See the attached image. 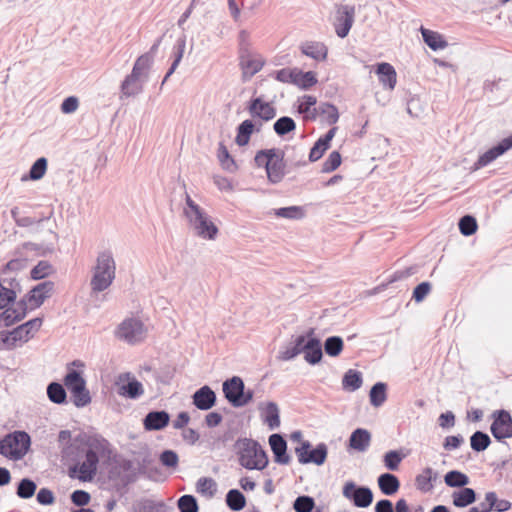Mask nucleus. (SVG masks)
I'll return each mask as SVG.
<instances>
[{
  "instance_id": "obj_34",
  "label": "nucleus",
  "mask_w": 512,
  "mask_h": 512,
  "mask_svg": "<svg viewBox=\"0 0 512 512\" xmlns=\"http://www.w3.org/2000/svg\"><path fill=\"white\" fill-rule=\"evenodd\" d=\"M421 34L425 44L433 51L445 49L448 42L438 32L421 27Z\"/></svg>"
},
{
  "instance_id": "obj_1",
  "label": "nucleus",
  "mask_w": 512,
  "mask_h": 512,
  "mask_svg": "<svg viewBox=\"0 0 512 512\" xmlns=\"http://www.w3.org/2000/svg\"><path fill=\"white\" fill-rule=\"evenodd\" d=\"M58 443L61 448L62 461L69 464L71 473L78 472L82 481H90L97 472L99 455L109 452V442L99 434L86 435L80 433L72 437L70 430L58 433Z\"/></svg>"
},
{
  "instance_id": "obj_32",
  "label": "nucleus",
  "mask_w": 512,
  "mask_h": 512,
  "mask_svg": "<svg viewBox=\"0 0 512 512\" xmlns=\"http://www.w3.org/2000/svg\"><path fill=\"white\" fill-rule=\"evenodd\" d=\"M185 47H186V36L182 35L181 37H179L176 40V42L173 46V50H172L173 61L171 63L170 68L168 69L167 73L165 74V76L163 78L162 85L168 80V78L177 69L179 63L181 62V60L183 58Z\"/></svg>"
},
{
  "instance_id": "obj_58",
  "label": "nucleus",
  "mask_w": 512,
  "mask_h": 512,
  "mask_svg": "<svg viewBox=\"0 0 512 512\" xmlns=\"http://www.w3.org/2000/svg\"><path fill=\"white\" fill-rule=\"evenodd\" d=\"M72 402L78 407H85L91 402V396L89 390L84 385L82 388L71 392Z\"/></svg>"
},
{
  "instance_id": "obj_57",
  "label": "nucleus",
  "mask_w": 512,
  "mask_h": 512,
  "mask_svg": "<svg viewBox=\"0 0 512 512\" xmlns=\"http://www.w3.org/2000/svg\"><path fill=\"white\" fill-rule=\"evenodd\" d=\"M180 512H198V502L193 495L185 494L177 501Z\"/></svg>"
},
{
  "instance_id": "obj_5",
  "label": "nucleus",
  "mask_w": 512,
  "mask_h": 512,
  "mask_svg": "<svg viewBox=\"0 0 512 512\" xmlns=\"http://www.w3.org/2000/svg\"><path fill=\"white\" fill-rule=\"evenodd\" d=\"M284 155V151L277 148L261 149L256 152L255 164L265 168L268 181L271 184H278L285 177Z\"/></svg>"
},
{
  "instance_id": "obj_44",
  "label": "nucleus",
  "mask_w": 512,
  "mask_h": 512,
  "mask_svg": "<svg viewBox=\"0 0 512 512\" xmlns=\"http://www.w3.org/2000/svg\"><path fill=\"white\" fill-rule=\"evenodd\" d=\"M491 442L490 436L480 430L475 431L470 436L471 449L477 453L485 451L490 446Z\"/></svg>"
},
{
  "instance_id": "obj_49",
  "label": "nucleus",
  "mask_w": 512,
  "mask_h": 512,
  "mask_svg": "<svg viewBox=\"0 0 512 512\" xmlns=\"http://www.w3.org/2000/svg\"><path fill=\"white\" fill-rule=\"evenodd\" d=\"M54 273V268L49 261L41 260L35 265L31 272L30 277L32 280H41Z\"/></svg>"
},
{
  "instance_id": "obj_13",
  "label": "nucleus",
  "mask_w": 512,
  "mask_h": 512,
  "mask_svg": "<svg viewBox=\"0 0 512 512\" xmlns=\"http://www.w3.org/2000/svg\"><path fill=\"white\" fill-rule=\"evenodd\" d=\"M492 424L490 432L498 441L503 442L505 439L512 437V416L505 409H498L491 414Z\"/></svg>"
},
{
  "instance_id": "obj_12",
  "label": "nucleus",
  "mask_w": 512,
  "mask_h": 512,
  "mask_svg": "<svg viewBox=\"0 0 512 512\" xmlns=\"http://www.w3.org/2000/svg\"><path fill=\"white\" fill-rule=\"evenodd\" d=\"M342 494L358 508L369 507L374 499L373 492L368 486L357 485L353 481L344 484Z\"/></svg>"
},
{
  "instance_id": "obj_29",
  "label": "nucleus",
  "mask_w": 512,
  "mask_h": 512,
  "mask_svg": "<svg viewBox=\"0 0 512 512\" xmlns=\"http://www.w3.org/2000/svg\"><path fill=\"white\" fill-rule=\"evenodd\" d=\"M143 90V80L139 75L131 72L121 83V92L125 97L136 96Z\"/></svg>"
},
{
  "instance_id": "obj_26",
  "label": "nucleus",
  "mask_w": 512,
  "mask_h": 512,
  "mask_svg": "<svg viewBox=\"0 0 512 512\" xmlns=\"http://www.w3.org/2000/svg\"><path fill=\"white\" fill-rule=\"evenodd\" d=\"M438 472L431 467H426L418 474L415 478V486L417 490L422 493L431 492L434 488V484L438 480Z\"/></svg>"
},
{
  "instance_id": "obj_55",
  "label": "nucleus",
  "mask_w": 512,
  "mask_h": 512,
  "mask_svg": "<svg viewBox=\"0 0 512 512\" xmlns=\"http://www.w3.org/2000/svg\"><path fill=\"white\" fill-rule=\"evenodd\" d=\"M152 63V56H150V54H143L136 59L131 72L139 75L140 77L146 76V73Z\"/></svg>"
},
{
  "instance_id": "obj_59",
  "label": "nucleus",
  "mask_w": 512,
  "mask_h": 512,
  "mask_svg": "<svg viewBox=\"0 0 512 512\" xmlns=\"http://www.w3.org/2000/svg\"><path fill=\"white\" fill-rule=\"evenodd\" d=\"M486 500L491 501L492 511L506 512L511 508V502L505 499H498L496 492L489 491L486 493Z\"/></svg>"
},
{
  "instance_id": "obj_6",
  "label": "nucleus",
  "mask_w": 512,
  "mask_h": 512,
  "mask_svg": "<svg viewBox=\"0 0 512 512\" xmlns=\"http://www.w3.org/2000/svg\"><path fill=\"white\" fill-rule=\"evenodd\" d=\"M30 445V435L25 431L17 430L0 439V454L17 461L28 453Z\"/></svg>"
},
{
  "instance_id": "obj_54",
  "label": "nucleus",
  "mask_w": 512,
  "mask_h": 512,
  "mask_svg": "<svg viewBox=\"0 0 512 512\" xmlns=\"http://www.w3.org/2000/svg\"><path fill=\"white\" fill-rule=\"evenodd\" d=\"M296 80L297 82L295 83V85L303 90H308L317 83V78L314 72H303L300 69L298 70Z\"/></svg>"
},
{
  "instance_id": "obj_22",
  "label": "nucleus",
  "mask_w": 512,
  "mask_h": 512,
  "mask_svg": "<svg viewBox=\"0 0 512 512\" xmlns=\"http://www.w3.org/2000/svg\"><path fill=\"white\" fill-rule=\"evenodd\" d=\"M269 445L274 455V461L280 465H287L291 461L287 453V441L278 433L269 436Z\"/></svg>"
},
{
  "instance_id": "obj_36",
  "label": "nucleus",
  "mask_w": 512,
  "mask_h": 512,
  "mask_svg": "<svg viewBox=\"0 0 512 512\" xmlns=\"http://www.w3.org/2000/svg\"><path fill=\"white\" fill-rule=\"evenodd\" d=\"M301 52L317 61L327 58L328 49L321 42H306L301 46Z\"/></svg>"
},
{
  "instance_id": "obj_17",
  "label": "nucleus",
  "mask_w": 512,
  "mask_h": 512,
  "mask_svg": "<svg viewBox=\"0 0 512 512\" xmlns=\"http://www.w3.org/2000/svg\"><path fill=\"white\" fill-rule=\"evenodd\" d=\"M512 148V135L504 138L495 146L489 148L486 152L479 156L477 161L474 163V170H478L482 167L487 166L499 156L503 155L509 149Z\"/></svg>"
},
{
  "instance_id": "obj_21",
  "label": "nucleus",
  "mask_w": 512,
  "mask_h": 512,
  "mask_svg": "<svg viewBox=\"0 0 512 512\" xmlns=\"http://www.w3.org/2000/svg\"><path fill=\"white\" fill-rule=\"evenodd\" d=\"M314 329L310 328L307 331V344L304 351V359L310 365H316L320 363L323 357L322 344L319 338L314 336Z\"/></svg>"
},
{
  "instance_id": "obj_46",
  "label": "nucleus",
  "mask_w": 512,
  "mask_h": 512,
  "mask_svg": "<svg viewBox=\"0 0 512 512\" xmlns=\"http://www.w3.org/2000/svg\"><path fill=\"white\" fill-rule=\"evenodd\" d=\"M63 381L65 387L69 390L70 393L86 385V381L81 375V372L74 369L68 370Z\"/></svg>"
},
{
  "instance_id": "obj_23",
  "label": "nucleus",
  "mask_w": 512,
  "mask_h": 512,
  "mask_svg": "<svg viewBox=\"0 0 512 512\" xmlns=\"http://www.w3.org/2000/svg\"><path fill=\"white\" fill-rule=\"evenodd\" d=\"M258 410L260 411L262 421L270 430H275L280 427V410L276 402L269 401L260 403Z\"/></svg>"
},
{
  "instance_id": "obj_24",
  "label": "nucleus",
  "mask_w": 512,
  "mask_h": 512,
  "mask_svg": "<svg viewBox=\"0 0 512 512\" xmlns=\"http://www.w3.org/2000/svg\"><path fill=\"white\" fill-rule=\"evenodd\" d=\"M170 421V415L165 410H154L146 414L143 425L147 431H159L164 429Z\"/></svg>"
},
{
  "instance_id": "obj_30",
  "label": "nucleus",
  "mask_w": 512,
  "mask_h": 512,
  "mask_svg": "<svg viewBox=\"0 0 512 512\" xmlns=\"http://www.w3.org/2000/svg\"><path fill=\"white\" fill-rule=\"evenodd\" d=\"M370 441V432L364 428H357L350 435L349 446L358 452H364L368 449Z\"/></svg>"
},
{
  "instance_id": "obj_64",
  "label": "nucleus",
  "mask_w": 512,
  "mask_h": 512,
  "mask_svg": "<svg viewBox=\"0 0 512 512\" xmlns=\"http://www.w3.org/2000/svg\"><path fill=\"white\" fill-rule=\"evenodd\" d=\"M135 512H165V505L162 502L145 500L138 504Z\"/></svg>"
},
{
  "instance_id": "obj_15",
  "label": "nucleus",
  "mask_w": 512,
  "mask_h": 512,
  "mask_svg": "<svg viewBox=\"0 0 512 512\" xmlns=\"http://www.w3.org/2000/svg\"><path fill=\"white\" fill-rule=\"evenodd\" d=\"M55 284L52 281L41 282L24 295L20 301H24L25 305L28 306V310H34L39 308L46 299L50 298L54 292Z\"/></svg>"
},
{
  "instance_id": "obj_40",
  "label": "nucleus",
  "mask_w": 512,
  "mask_h": 512,
  "mask_svg": "<svg viewBox=\"0 0 512 512\" xmlns=\"http://www.w3.org/2000/svg\"><path fill=\"white\" fill-rule=\"evenodd\" d=\"M444 482L448 487L461 489L469 484L470 479L459 470H451L445 474Z\"/></svg>"
},
{
  "instance_id": "obj_14",
  "label": "nucleus",
  "mask_w": 512,
  "mask_h": 512,
  "mask_svg": "<svg viewBox=\"0 0 512 512\" xmlns=\"http://www.w3.org/2000/svg\"><path fill=\"white\" fill-rule=\"evenodd\" d=\"M115 385L117 394L126 399L137 400L144 394L143 384L129 372L119 374Z\"/></svg>"
},
{
  "instance_id": "obj_62",
  "label": "nucleus",
  "mask_w": 512,
  "mask_h": 512,
  "mask_svg": "<svg viewBox=\"0 0 512 512\" xmlns=\"http://www.w3.org/2000/svg\"><path fill=\"white\" fill-rule=\"evenodd\" d=\"M274 214L277 217L287 218V219H300L303 217L302 208L299 206H288L281 207L274 210Z\"/></svg>"
},
{
  "instance_id": "obj_37",
  "label": "nucleus",
  "mask_w": 512,
  "mask_h": 512,
  "mask_svg": "<svg viewBox=\"0 0 512 512\" xmlns=\"http://www.w3.org/2000/svg\"><path fill=\"white\" fill-rule=\"evenodd\" d=\"M254 132V122L251 119L242 121L236 129L235 142L238 146H246Z\"/></svg>"
},
{
  "instance_id": "obj_20",
  "label": "nucleus",
  "mask_w": 512,
  "mask_h": 512,
  "mask_svg": "<svg viewBox=\"0 0 512 512\" xmlns=\"http://www.w3.org/2000/svg\"><path fill=\"white\" fill-rule=\"evenodd\" d=\"M217 396L214 390L204 385L197 389L192 395V404L199 410L208 411L216 405Z\"/></svg>"
},
{
  "instance_id": "obj_53",
  "label": "nucleus",
  "mask_w": 512,
  "mask_h": 512,
  "mask_svg": "<svg viewBox=\"0 0 512 512\" xmlns=\"http://www.w3.org/2000/svg\"><path fill=\"white\" fill-rule=\"evenodd\" d=\"M458 226L460 233L464 236L473 235L478 228L476 218L472 215H465L461 217Z\"/></svg>"
},
{
  "instance_id": "obj_47",
  "label": "nucleus",
  "mask_w": 512,
  "mask_h": 512,
  "mask_svg": "<svg viewBox=\"0 0 512 512\" xmlns=\"http://www.w3.org/2000/svg\"><path fill=\"white\" fill-rule=\"evenodd\" d=\"M324 351L330 357H337L343 350L344 342L340 336H329L324 341Z\"/></svg>"
},
{
  "instance_id": "obj_41",
  "label": "nucleus",
  "mask_w": 512,
  "mask_h": 512,
  "mask_svg": "<svg viewBox=\"0 0 512 512\" xmlns=\"http://www.w3.org/2000/svg\"><path fill=\"white\" fill-rule=\"evenodd\" d=\"M369 399L372 406H382L387 399V384L376 382L370 389Z\"/></svg>"
},
{
  "instance_id": "obj_43",
  "label": "nucleus",
  "mask_w": 512,
  "mask_h": 512,
  "mask_svg": "<svg viewBox=\"0 0 512 512\" xmlns=\"http://www.w3.org/2000/svg\"><path fill=\"white\" fill-rule=\"evenodd\" d=\"M47 396L55 404L67 403V393L65 387L59 382H51L47 386Z\"/></svg>"
},
{
  "instance_id": "obj_35",
  "label": "nucleus",
  "mask_w": 512,
  "mask_h": 512,
  "mask_svg": "<svg viewBox=\"0 0 512 512\" xmlns=\"http://www.w3.org/2000/svg\"><path fill=\"white\" fill-rule=\"evenodd\" d=\"M317 115L325 116L326 122L329 125H333L339 120L337 107L329 102H323L317 108H313L312 116L310 117L315 119Z\"/></svg>"
},
{
  "instance_id": "obj_7",
  "label": "nucleus",
  "mask_w": 512,
  "mask_h": 512,
  "mask_svg": "<svg viewBox=\"0 0 512 512\" xmlns=\"http://www.w3.org/2000/svg\"><path fill=\"white\" fill-rule=\"evenodd\" d=\"M222 391L226 400L235 408L244 407L254 397L253 390H246L244 381L239 376L226 379L222 384Z\"/></svg>"
},
{
  "instance_id": "obj_38",
  "label": "nucleus",
  "mask_w": 512,
  "mask_h": 512,
  "mask_svg": "<svg viewBox=\"0 0 512 512\" xmlns=\"http://www.w3.org/2000/svg\"><path fill=\"white\" fill-rule=\"evenodd\" d=\"M363 384V375L360 371L349 369L342 378V387L344 390L354 392Z\"/></svg>"
},
{
  "instance_id": "obj_45",
  "label": "nucleus",
  "mask_w": 512,
  "mask_h": 512,
  "mask_svg": "<svg viewBox=\"0 0 512 512\" xmlns=\"http://www.w3.org/2000/svg\"><path fill=\"white\" fill-rule=\"evenodd\" d=\"M273 130L279 137H284L296 130V122L289 116H282L274 122Z\"/></svg>"
},
{
  "instance_id": "obj_3",
  "label": "nucleus",
  "mask_w": 512,
  "mask_h": 512,
  "mask_svg": "<svg viewBox=\"0 0 512 512\" xmlns=\"http://www.w3.org/2000/svg\"><path fill=\"white\" fill-rule=\"evenodd\" d=\"M186 207L183 210L190 228L194 234L202 239L214 240L219 232L210 216L186 193Z\"/></svg>"
},
{
  "instance_id": "obj_63",
  "label": "nucleus",
  "mask_w": 512,
  "mask_h": 512,
  "mask_svg": "<svg viewBox=\"0 0 512 512\" xmlns=\"http://www.w3.org/2000/svg\"><path fill=\"white\" fill-rule=\"evenodd\" d=\"M160 463L166 468H176L178 466L179 457L174 450H163L159 455Z\"/></svg>"
},
{
  "instance_id": "obj_52",
  "label": "nucleus",
  "mask_w": 512,
  "mask_h": 512,
  "mask_svg": "<svg viewBox=\"0 0 512 512\" xmlns=\"http://www.w3.org/2000/svg\"><path fill=\"white\" fill-rule=\"evenodd\" d=\"M315 506V499L309 495H300L293 502L295 512H312Z\"/></svg>"
},
{
  "instance_id": "obj_48",
  "label": "nucleus",
  "mask_w": 512,
  "mask_h": 512,
  "mask_svg": "<svg viewBox=\"0 0 512 512\" xmlns=\"http://www.w3.org/2000/svg\"><path fill=\"white\" fill-rule=\"evenodd\" d=\"M196 491L206 497H213L217 491V484L210 477H201L196 482Z\"/></svg>"
},
{
  "instance_id": "obj_4",
  "label": "nucleus",
  "mask_w": 512,
  "mask_h": 512,
  "mask_svg": "<svg viewBox=\"0 0 512 512\" xmlns=\"http://www.w3.org/2000/svg\"><path fill=\"white\" fill-rule=\"evenodd\" d=\"M239 464L247 470L262 471L268 466L267 452L251 438H239L235 442Z\"/></svg>"
},
{
  "instance_id": "obj_33",
  "label": "nucleus",
  "mask_w": 512,
  "mask_h": 512,
  "mask_svg": "<svg viewBox=\"0 0 512 512\" xmlns=\"http://www.w3.org/2000/svg\"><path fill=\"white\" fill-rule=\"evenodd\" d=\"M477 500L476 491L473 488L463 487L452 493L453 505L458 508H464L473 504Z\"/></svg>"
},
{
  "instance_id": "obj_51",
  "label": "nucleus",
  "mask_w": 512,
  "mask_h": 512,
  "mask_svg": "<svg viewBox=\"0 0 512 512\" xmlns=\"http://www.w3.org/2000/svg\"><path fill=\"white\" fill-rule=\"evenodd\" d=\"M298 68H282L271 74L279 82L293 84L297 82Z\"/></svg>"
},
{
  "instance_id": "obj_25",
  "label": "nucleus",
  "mask_w": 512,
  "mask_h": 512,
  "mask_svg": "<svg viewBox=\"0 0 512 512\" xmlns=\"http://www.w3.org/2000/svg\"><path fill=\"white\" fill-rule=\"evenodd\" d=\"M375 73L378 75L379 82L384 88L393 90L397 82L395 68L387 62H381L376 65Z\"/></svg>"
},
{
  "instance_id": "obj_28",
  "label": "nucleus",
  "mask_w": 512,
  "mask_h": 512,
  "mask_svg": "<svg viewBox=\"0 0 512 512\" xmlns=\"http://www.w3.org/2000/svg\"><path fill=\"white\" fill-rule=\"evenodd\" d=\"M10 212L16 225L19 227H30L34 224L49 220L53 214V211H50L48 214L40 213L39 216L29 217L23 215L18 207L12 208Z\"/></svg>"
},
{
  "instance_id": "obj_27",
  "label": "nucleus",
  "mask_w": 512,
  "mask_h": 512,
  "mask_svg": "<svg viewBox=\"0 0 512 512\" xmlns=\"http://www.w3.org/2000/svg\"><path fill=\"white\" fill-rule=\"evenodd\" d=\"M264 65L261 58L253 57L249 54L240 56V66L242 69L243 80L247 81L258 73Z\"/></svg>"
},
{
  "instance_id": "obj_31",
  "label": "nucleus",
  "mask_w": 512,
  "mask_h": 512,
  "mask_svg": "<svg viewBox=\"0 0 512 512\" xmlns=\"http://www.w3.org/2000/svg\"><path fill=\"white\" fill-rule=\"evenodd\" d=\"M377 483L380 491L386 496L394 495L400 488V481L398 477L389 472L379 475Z\"/></svg>"
},
{
  "instance_id": "obj_61",
  "label": "nucleus",
  "mask_w": 512,
  "mask_h": 512,
  "mask_svg": "<svg viewBox=\"0 0 512 512\" xmlns=\"http://www.w3.org/2000/svg\"><path fill=\"white\" fill-rule=\"evenodd\" d=\"M47 170V159L45 157L38 158L29 170V178L31 180L41 179Z\"/></svg>"
},
{
  "instance_id": "obj_50",
  "label": "nucleus",
  "mask_w": 512,
  "mask_h": 512,
  "mask_svg": "<svg viewBox=\"0 0 512 512\" xmlns=\"http://www.w3.org/2000/svg\"><path fill=\"white\" fill-rule=\"evenodd\" d=\"M36 489L37 485L33 480L23 478L18 483L16 494L19 498L29 499L35 494Z\"/></svg>"
},
{
  "instance_id": "obj_56",
  "label": "nucleus",
  "mask_w": 512,
  "mask_h": 512,
  "mask_svg": "<svg viewBox=\"0 0 512 512\" xmlns=\"http://www.w3.org/2000/svg\"><path fill=\"white\" fill-rule=\"evenodd\" d=\"M403 457L404 456L400 451L390 450L384 454L383 462L388 470L396 471L398 470Z\"/></svg>"
},
{
  "instance_id": "obj_9",
  "label": "nucleus",
  "mask_w": 512,
  "mask_h": 512,
  "mask_svg": "<svg viewBox=\"0 0 512 512\" xmlns=\"http://www.w3.org/2000/svg\"><path fill=\"white\" fill-rule=\"evenodd\" d=\"M295 454L300 464H315L321 466L327 459L328 448L323 442L313 447L308 440H303L300 446L295 448Z\"/></svg>"
},
{
  "instance_id": "obj_16",
  "label": "nucleus",
  "mask_w": 512,
  "mask_h": 512,
  "mask_svg": "<svg viewBox=\"0 0 512 512\" xmlns=\"http://www.w3.org/2000/svg\"><path fill=\"white\" fill-rule=\"evenodd\" d=\"M247 111L253 118H259L265 122H268L275 118L276 108L270 103L264 101L262 96L253 97L248 102Z\"/></svg>"
},
{
  "instance_id": "obj_2",
  "label": "nucleus",
  "mask_w": 512,
  "mask_h": 512,
  "mask_svg": "<svg viewBox=\"0 0 512 512\" xmlns=\"http://www.w3.org/2000/svg\"><path fill=\"white\" fill-rule=\"evenodd\" d=\"M91 273L92 296L107 290L112 285L116 277V262L110 250H104L97 254Z\"/></svg>"
},
{
  "instance_id": "obj_39",
  "label": "nucleus",
  "mask_w": 512,
  "mask_h": 512,
  "mask_svg": "<svg viewBox=\"0 0 512 512\" xmlns=\"http://www.w3.org/2000/svg\"><path fill=\"white\" fill-rule=\"evenodd\" d=\"M217 158L221 167L227 172L234 173L238 169L234 158L230 155L227 147L223 142L219 143Z\"/></svg>"
},
{
  "instance_id": "obj_11",
  "label": "nucleus",
  "mask_w": 512,
  "mask_h": 512,
  "mask_svg": "<svg viewBox=\"0 0 512 512\" xmlns=\"http://www.w3.org/2000/svg\"><path fill=\"white\" fill-rule=\"evenodd\" d=\"M355 20V6L349 4H335V33L339 38L348 36Z\"/></svg>"
},
{
  "instance_id": "obj_60",
  "label": "nucleus",
  "mask_w": 512,
  "mask_h": 512,
  "mask_svg": "<svg viewBox=\"0 0 512 512\" xmlns=\"http://www.w3.org/2000/svg\"><path fill=\"white\" fill-rule=\"evenodd\" d=\"M342 162L341 154L338 151H332L327 159L323 162L321 172L322 173H331L335 171Z\"/></svg>"
},
{
  "instance_id": "obj_10",
  "label": "nucleus",
  "mask_w": 512,
  "mask_h": 512,
  "mask_svg": "<svg viewBox=\"0 0 512 512\" xmlns=\"http://www.w3.org/2000/svg\"><path fill=\"white\" fill-rule=\"evenodd\" d=\"M40 247L32 242H25L21 246L17 247L13 252V258L8 261L2 268V274L8 272H20L27 267L28 263V252H35L37 255H43L40 252Z\"/></svg>"
},
{
  "instance_id": "obj_19",
  "label": "nucleus",
  "mask_w": 512,
  "mask_h": 512,
  "mask_svg": "<svg viewBox=\"0 0 512 512\" xmlns=\"http://www.w3.org/2000/svg\"><path fill=\"white\" fill-rule=\"evenodd\" d=\"M12 305V307L4 308V311L0 313V324L4 327H10L20 322L28 313V306L25 305L24 301L19 300Z\"/></svg>"
},
{
  "instance_id": "obj_8",
  "label": "nucleus",
  "mask_w": 512,
  "mask_h": 512,
  "mask_svg": "<svg viewBox=\"0 0 512 512\" xmlns=\"http://www.w3.org/2000/svg\"><path fill=\"white\" fill-rule=\"evenodd\" d=\"M147 335V328L141 319L136 317H129L124 319L115 331V336L130 344L135 345L145 340Z\"/></svg>"
},
{
  "instance_id": "obj_18",
  "label": "nucleus",
  "mask_w": 512,
  "mask_h": 512,
  "mask_svg": "<svg viewBox=\"0 0 512 512\" xmlns=\"http://www.w3.org/2000/svg\"><path fill=\"white\" fill-rule=\"evenodd\" d=\"M20 283L15 277L0 279V310L17 302V292L20 291Z\"/></svg>"
},
{
  "instance_id": "obj_42",
  "label": "nucleus",
  "mask_w": 512,
  "mask_h": 512,
  "mask_svg": "<svg viewBox=\"0 0 512 512\" xmlns=\"http://www.w3.org/2000/svg\"><path fill=\"white\" fill-rule=\"evenodd\" d=\"M226 505L232 511H241L246 506V498L238 489H230L226 494Z\"/></svg>"
}]
</instances>
